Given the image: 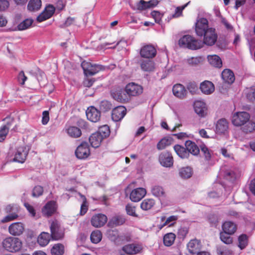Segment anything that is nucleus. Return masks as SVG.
Masks as SVG:
<instances>
[{"mask_svg":"<svg viewBox=\"0 0 255 255\" xmlns=\"http://www.w3.org/2000/svg\"><path fill=\"white\" fill-rule=\"evenodd\" d=\"M249 113H233L231 122L235 127L243 126L242 131L245 133H250L255 130V123L250 121Z\"/></svg>","mask_w":255,"mask_h":255,"instance_id":"obj_1","label":"nucleus"},{"mask_svg":"<svg viewBox=\"0 0 255 255\" xmlns=\"http://www.w3.org/2000/svg\"><path fill=\"white\" fill-rule=\"evenodd\" d=\"M179 45L182 47L196 50L202 47L203 43L202 41L196 40L191 35H186L179 40Z\"/></svg>","mask_w":255,"mask_h":255,"instance_id":"obj_2","label":"nucleus"},{"mask_svg":"<svg viewBox=\"0 0 255 255\" xmlns=\"http://www.w3.org/2000/svg\"><path fill=\"white\" fill-rule=\"evenodd\" d=\"M2 245L3 248L9 252H17L22 248V242L17 238L9 237L3 240Z\"/></svg>","mask_w":255,"mask_h":255,"instance_id":"obj_3","label":"nucleus"},{"mask_svg":"<svg viewBox=\"0 0 255 255\" xmlns=\"http://www.w3.org/2000/svg\"><path fill=\"white\" fill-rule=\"evenodd\" d=\"M110 110H112V112H127L126 108L123 106L113 108L112 104L107 101L101 102L99 110L94 106H90L87 108L86 112H108Z\"/></svg>","mask_w":255,"mask_h":255,"instance_id":"obj_4","label":"nucleus"},{"mask_svg":"<svg viewBox=\"0 0 255 255\" xmlns=\"http://www.w3.org/2000/svg\"><path fill=\"white\" fill-rule=\"evenodd\" d=\"M51 237L53 240H58L64 237V229L57 220L52 221L50 226Z\"/></svg>","mask_w":255,"mask_h":255,"instance_id":"obj_5","label":"nucleus"},{"mask_svg":"<svg viewBox=\"0 0 255 255\" xmlns=\"http://www.w3.org/2000/svg\"><path fill=\"white\" fill-rule=\"evenodd\" d=\"M81 66L86 75H93L104 70V67L101 65L92 64L86 61L82 63Z\"/></svg>","mask_w":255,"mask_h":255,"instance_id":"obj_6","label":"nucleus"},{"mask_svg":"<svg viewBox=\"0 0 255 255\" xmlns=\"http://www.w3.org/2000/svg\"><path fill=\"white\" fill-rule=\"evenodd\" d=\"M215 132L219 135H227L229 133V122L225 118L218 120L215 127Z\"/></svg>","mask_w":255,"mask_h":255,"instance_id":"obj_7","label":"nucleus"},{"mask_svg":"<svg viewBox=\"0 0 255 255\" xmlns=\"http://www.w3.org/2000/svg\"><path fill=\"white\" fill-rule=\"evenodd\" d=\"M204 39L203 44H205L208 46L214 45L217 41V35L214 28H210L203 34Z\"/></svg>","mask_w":255,"mask_h":255,"instance_id":"obj_8","label":"nucleus"},{"mask_svg":"<svg viewBox=\"0 0 255 255\" xmlns=\"http://www.w3.org/2000/svg\"><path fill=\"white\" fill-rule=\"evenodd\" d=\"M125 91L128 97L136 96L141 94L143 92L142 87L135 83H129L125 87Z\"/></svg>","mask_w":255,"mask_h":255,"instance_id":"obj_9","label":"nucleus"},{"mask_svg":"<svg viewBox=\"0 0 255 255\" xmlns=\"http://www.w3.org/2000/svg\"><path fill=\"white\" fill-rule=\"evenodd\" d=\"M90 154L89 145L87 142H82L78 146L75 154L79 159H85L87 158Z\"/></svg>","mask_w":255,"mask_h":255,"instance_id":"obj_10","label":"nucleus"},{"mask_svg":"<svg viewBox=\"0 0 255 255\" xmlns=\"http://www.w3.org/2000/svg\"><path fill=\"white\" fill-rule=\"evenodd\" d=\"M158 160L160 164L164 167H170L173 164L172 156L169 152L161 153L159 155Z\"/></svg>","mask_w":255,"mask_h":255,"instance_id":"obj_11","label":"nucleus"},{"mask_svg":"<svg viewBox=\"0 0 255 255\" xmlns=\"http://www.w3.org/2000/svg\"><path fill=\"white\" fill-rule=\"evenodd\" d=\"M29 151V148L26 146H19L17 148L15 152L14 160L19 163H23L26 159V157Z\"/></svg>","mask_w":255,"mask_h":255,"instance_id":"obj_12","label":"nucleus"},{"mask_svg":"<svg viewBox=\"0 0 255 255\" xmlns=\"http://www.w3.org/2000/svg\"><path fill=\"white\" fill-rule=\"evenodd\" d=\"M208 28V20L204 18H201L198 19L195 25V31L198 36H203V34L206 32Z\"/></svg>","mask_w":255,"mask_h":255,"instance_id":"obj_13","label":"nucleus"},{"mask_svg":"<svg viewBox=\"0 0 255 255\" xmlns=\"http://www.w3.org/2000/svg\"><path fill=\"white\" fill-rule=\"evenodd\" d=\"M55 10V8L53 5L51 4L48 5L45 7L43 12L37 17V20L38 22H42L50 18L54 14Z\"/></svg>","mask_w":255,"mask_h":255,"instance_id":"obj_14","label":"nucleus"},{"mask_svg":"<svg viewBox=\"0 0 255 255\" xmlns=\"http://www.w3.org/2000/svg\"><path fill=\"white\" fill-rule=\"evenodd\" d=\"M107 217L103 214H98L94 215L91 220V224L96 228L103 226L107 222Z\"/></svg>","mask_w":255,"mask_h":255,"instance_id":"obj_15","label":"nucleus"},{"mask_svg":"<svg viewBox=\"0 0 255 255\" xmlns=\"http://www.w3.org/2000/svg\"><path fill=\"white\" fill-rule=\"evenodd\" d=\"M24 230V225L21 222L13 223L8 227L9 233L13 236L21 235L23 233Z\"/></svg>","mask_w":255,"mask_h":255,"instance_id":"obj_16","label":"nucleus"},{"mask_svg":"<svg viewBox=\"0 0 255 255\" xmlns=\"http://www.w3.org/2000/svg\"><path fill=\"white\" fill-rule=\"evenodd\" d=\"M156 53V51L154 47L149 45L142 47L140 52L141 57L148 59L154 57Z\"/></svg>","mask_w":255,"mask_h":255,"instance_id":"obj_17","label":"nucleus"},{"mask_svg":"<svg viewBox=\"0 0 255 255\" xmlns=\"http://www.w3.org/2000/svg\"><path fill=\"white\" fill-rule=\"evenodd\" d=\"M187 249L190 253L192 254H198L201 249V242L197 239L191 240L187 244Z\"/></svg>","mask_w":255,"mask_h":255,"instance_id":"obj_18","label":"nucleus"},{"mask_svg":"<svg viewBox=\"0 0 255 255\" xmlns=\"http://www.w3.org/2000/svg\"><path fill=\"white\" fill-rule=\"evenodd\" d=\"M146 192L143 188H137L133 190L130 194V199L133 202L140 201L146 194Z\"/></svg>","mask_w":255,"mask_h":255,"instance_id":"obj_19","label":"nucleus"},{"mask_svg":"<svg viewBox=\"0 0 255 255\" xmlns=\"http://www.w3.org/2000/svg\"><path fill=\"white\" fill-rule=\"evenodd\" d=\"M112 96L114 99L121 102H128L129 98L125 90L118 89L112 92Z\"/></svg>","mask_w":255,"mask_h":255,"instance_id":"obj_20","label":"nucleus"},{"mask_svg":"<svg viewBox=\"0 0 255 255\" xmlns=\"http://www.w3.org/2000/svg\"><path fill=\"white\" fill-rule=\"evenodd\" d=\"M173 95L178 98L182 99L186 97L187 91L184 86L180 84L174 85L172 88Z\"/></svg>","mask_w":255,"mask_h":255,"instance_id":"obj_21","label":"nucleus"},{"mask_svg":"<svg viewBox=\"0 0 255 255\" xmlns=\"http://www.w3.org/2000/svg\"><path fill=\"white\" fill-rule=\"evenodd\" d=\"M6 124L0 128V142L3 141L8 132L9 127L13 121V119L10 117H6L4 120Z\"/></svg>","mask_w":255,"mask_h":255,"instance_id":"obj_22","label":"nucleus"},{"mask_svg":"<svg viewBox=\"0 0 255 255\" xmlns=\"http://www.w3.org/2000/svg\"><path fill=\"white\" fill-rule=\"evenodd\" d=\"M142 248L138 244H132L124 246L122 248L123 251L128 255L136 254L140 252Z\"/></svg>","mask_w":255,"mask_h":255,"instance_id":"obj_23","label":"nucleus"},{"mask_svg":"<svg viewBox=\"0 0 255 255\" xmlns=\"http://www.w3.org/2000/svg\"><path fill=\"white\" fill-rule=\"evenodd\" d=\"M200 89L201 92L206 95H210L215 90L214 84L209 81H204L200 84Z\"/></svg>","mask_w":255,"mask_h":255,"instance_id":"obj_24","label":"nucleus"},{"mask_svg":"<svg viewBox=\"0 0 255 255\" xmlns=\"http://www.w3.org/2000/svg\"><path fill=\"white\" fill-rule=\"evenodd\" d=\"M126 221L124 216L122 215H116L113 217L109 221L108 225L111 228L123 225Z\"/></svg>","mask_w":255,"mask_h":255,"instance_id":"obj_25","label":"nucleus"},{"mask_svg":"<svg viewBox=\"0 0 255 255\" xmlns=\"http://www.w3.org/2000/svg\"><path fill=\"white\" fill-rule=\"evenodd\" d=\"M56 209V202L53 201L48 202L42 209V213L47 216H51Z\"/></svg>","mask_w":255,"mask_h":255,"instance_id":"obj_26","label":"nucleus"},{"mask_svg":"<svg viewBox=\"0 0 255 255\" xmlns=\"http://www.w3.org/2000/svg\"><path fill=\"white\" fill-rule=\"evenodd\" d=\"M65 130L69 136L73 138H78L82 134L80 129L75 126L66 127Z\"/></svg>","mask_w":255,"mask_h":255,"instance_id":"obj_27","label":"nucleus"},{"mask_svg":"<svg viewBox=\"0 0 255 255\" xmlns=\"http://www.w3.org/2000/svg\"><path fill=\"white\" fill-rule=\"evenodd\" d=\"M103 139L102 135L96 132L90 136L89 141L92 147L97 148L100 145Z\"/></svg>","mask_w":255,"mask_h":255,"instance_id":"obj_28","label":"nucleus"},{"mask_svg":"<svg viewBox=\"0 0 255 255\" xmlns=\"http://www.w3.org/2000/svg\"><path fill=\"white\" fill-rule=\"evenodd\" d=\"M140 65L141 69L145 72H151L155 68L154 63L152 60L149 59L140 61Z\"/></svg>","mask_w":255,"mask_h":255,"instance_id":"obj_29","label":"nucleus"},{"mask_svg":"<svg viewBox=\"0 0 255 255\" xmlns=\"http://www.w3.org/2000/svg\"><path fill=\"white\" fill-rule=\"evenodd\" d=\"M222 78L223 81L229 84L235 81V76L233 72L229 69H225L222 73Z\"/></svg>","mask_w":255,"mask_h":255,"instance_id":"obj_30","label":"nucleus"},{"mask_svg":"<svg viewBox=\"0 0 255 255\" xmlns=\"http://www.w3.org/2000/svg\"><path fill=\"white\" fill-rule=\"evenodd\" d=\"M185 146L188 153H190L194 155H197L200 152V149L197 145L190 140H187L185 142Z\"/></svg>","mask_w":255,"mask_h":255,"instance_id":"obj_31","label":"nucleus"},{"mask_svg":"<svg viewBox=\"0 0 255 255\" xmlns=\"http://www.w3.org/2000/svg\"><path fill=\"white\" fill-rule=\"evenodd\" d=\"M220 174L229 181H233L236 178L234 172L226 167H222L221 169Z\"/></svg>","mask_w":255,"mask_h":255,"instance_id":"obj_32","label":"nucleus"},{"mask_svg":"<svg viewBox=\"0 0 255 255\" xmlns=\"http://www.w3.org/2000/svg\"><path fill=\"white\" fill-rule=\"evenodd\" d=\"M224 232L229 234H234L237 230V226L233 222L230 221L225 222L222 225Z\"/></svg>","mask_w":255,"mask_h":255,"instance_id":"obj_33","label":"nucleus"},{"mask_svg":"<svg viewBox=\"0 0 255 255\" xmlns=\"http://www.w3.org/2000/svg\"><path fill=\"white\" fill-rule=\"evenodd\" d=\"M194 112H205L208 110L207 106L203 100H196L194 102Z\"/></svg>","mask_w":255,"mask_h":255,"instance_id":"obj_34","label":"nucleus"},{"mask_svg":"<svg viewBox=\"0 0 255 255\" xmlns=\"http://www.w3.org/2000/svg\"><path fill=\"white\" fill-rule=\"evenodd\" d=\"M208 60L213 66L220 68L222 66V61L220 57L216 55H209Z\"/></svg>","mask_w":255,"mask_h":255,"instance_id":"obj_35","label":"nucleus"},{"mask_svg":"<svg viewBox=\"0 0 255 255\" xmlns=\"http://www.w3.org/2000/svg\"><path fill=\"white\" fill-rule=\"evenodd\" d=\"M174 149L176 154L181 158H186L188 157L189 154L187 151L186 148L177 144L174 146Z\"/></svg>","mask_w":255,"mask_h":255,"instance_id":"obj_36","label":"nucleus"},{"mask_svg":"<svg viewBox=\"0 0 255 255\" xmlns=\"http://www.w3.org/2000/svg\"><path fill=\"white\" fill-rule=\"evenodd\" d=\"M50 237L48 233L43 232L38 236L37 242L41 246H45L48 244Z\"/></svg>","mask_w":255,"mask_h":255,"instance_id":"obj_37","label":"nucleus"},{"mask_svg":"<svg viewBox=\"0 0 255 255\" xmlns=\"http://www.w3.org/2000/svg\"><path fill=\"white\" fill-rule=\"evenodd\" d=\"M152 195L155 197H164L165 196V193L162 187L158 185L153 186L151 189Z\"/></svg>","mask_w":255,"mask_h":255,"instance_id":"obj_38","label":"nucleus"},{"mask_svg":"<svg viewBox=\"0 0 255 255\" xmlns=\"http://www.w3.org/2000/svg\"><path fill=\"white\" fill-rule=\"evenodd\" d=\"M172 142V139L171 137H165L161 139L157 144V148L158 150H162L166 147L170 145Z\"/></svg>","mask_w":255,"mask_h":255,"instance_id":"obj_39","label":"nucleus"},{"mask_svg":"<svg viewBox=\"0 0 255 255\" xmlns=\"http://www.w3.org/2000/svg\"><path fill=\"white\" fill-rule=\"evenodd\" d=\"M41 6V0H30L28 2L27 8L29 10L33 11L38 10Z\"/></svg>","mask_w":255,"mask_h":255,"instance_id":"obj_40","label":"nucleus"},{"mask_svg":"<svg viewBox=\"0 0 255 255\" xmlns=\"http://www.w3.org/2000/svg\"><path fill=\"white\" fill-rule=\"evenodd\" d=\"M176 236L172 233H167L163 237V243L167 247L171 246L174 243Z\"/></svg>","mask_w":255,"mask_h":255,"instance_id":"obj_41","label":"nucleus"},{"mask_svg":"<svg viewBox=\"0 0 255 255\" xmlns=\"http://www.w3.org/2000/svg\"><path fill=\"white\" fill-rule=\"evenodd\" d=\"M155 202L152 199H145L140 204V207L143 210L147 211L151 209L154 205Z\"/></svg>","mask_w":255,"mask_h":255,"instance_id":"obj_42","label":"nucleus"},{"mask_svg":"<svg viewBox=\"0 0 255 255\" xmlns=\"http://www.w3.org/2000/svg\"><path fill=\"white\" fill-rule=\"evenodd\" d=\"M179 175L184 179L189 178L191 177L192 175V170L190 167H185L181 168L179 170Z\"/></svg>","mask_w":255,"mask_h":255,"instance_id":"obj_43","label":"nucleus"},{"mask_svg":"<svg viewBox=\"0 0 255 255\" xmlns=\"http://www.w3.org/2000/svg\"><path fill=\"white\" fill-rule=\"evenodd\" d=\"M33 20L31 18H27L21 22H20L17 26V29L19 30H24L29 28L32 25Z\"/></svg>","mask_w":255,"mask_h":255,"instance_id":"obj_44","label":"nucleus"},{"mask_svg":"<svg viewBox=\"0 0 255 255\" xmlns=\"http://www.w3.org/2000/svg\"><path fill=\"white\" fill-rule=\"evenodd\" d=\"M64 252V247L61 244L55 245L51 249L52 255H62Z\"/></svg>","mask_w":255,"mask_h":255,"instance_id":"obj_45","label":"nucleus"},{"mask_svg":"<svg viewBox=\"0 0 255 255\" xmlns=\"http://www.w3.org/2000/svg\"><path fill=\"white\" fill-rule=\"evenodd\" d=\"M87 119L93 123H96L100 121L101 113H86Z\"/></svg>","mask_w":255,"mask_h":255,"instance_id":"obj_46","label":"nucleus"},{"mask_svg":"<svg viewBox=\"0 0 255 255\" xmlns=\"http://www.w3.org/2000/svg\"><path fill=\"white\" fill-rule=\"evenodd\" d=\"M90 238L92 243L97 244L101 241L102 235L100 231L96 230L92 233Z\"/></svg>","mask_w":255,"mask_h":255,"instance_id":"obj_47","label":"nucleus"},{"mask_svg":"<svg viewBox=\"0 0 255 255\" xmlns=\"http://www.w3.org/2000/svg\"><path fill=\"white\" fill-rule=\"evenodd\" d=\"M239 245L238 247L243 250L245 249L248 245V239L246 235L243 234L239 236L238 238Z\"/></svg>","mask_w":255,"mask_h":255,"instance_id":"obj_48","label":"nucleus"},{"mask_svg":"<svg viewBox=\"0 0 255 255\" xmlns=\"http://www.w3.org/2000/svg\"><path fill=\"white\" fill-rule=\"evenodd\" d=\"M97 132L102 135L103 138H106L110 135V128L107 125L103 126L99 128Z\"/></svg>","mask_w":255,"mask_h":255,"instance_id":"obj_49","label":"nucleus"},{"mask_svg":"<svg viewBox=\"0 0 255 255\" xmlns=\"http://www.w3.org/2000/svg\"><path fill=\"white\" fill-rule=\"evenodd\" d=\"M177 219V218L175 216H171L168 217L166 219L165 217H162L161 218V220L162 222H163L165 220V222L161 225H160L159 227L160 229L164 227L165 226L167 225H169V226H171L173 225L172 223H170L172 222L175 221Z\"/></svg>","mask_w":255,"mask_h":255,"instance_id":"obj_50","label":"nucleus"},{"mask_svg":"<svg viewBox=\"0 0 255 255\" xmlns=\"http://www.w3.org/2000/svg\"><path fill=\"white\" fill-rule=\"evenodd\" d=\"M78 194L80 196L82 201V204L81 206L80 214L83 215L87 212L88 210L87 200L85 196L82 195L80 193H78Z\"/></svg>","mask_w":255,"mask_h":255,"instance_id":"obj_51","label":"nucleus"},{"mask_svg":"<svg viewBox=\"0 0 255 255\" xmlns=\"http://www.w3.org/2000/svg\"><path fill=\"white\" fill-rule=\"evenodd\" d=\"M132 8L134 10H137L140 11L147 9L146 1L143 0H140L136 2L134 6H132Z\"/></svg>","mask_w":255,"mask_h":255,"instance_id":"obj_52","label":"nucleus"},{"mask_svg":"<svg viewBox=\"0 0 255 255\" xmlns=\"http://www.w3.org/2000/svg\"><path fill=\"white\" fill-rule=\"evenodd\" d=\"M231 235L225 232H222L220 233V239L226 244H231L233 242L232 238L230 236Z\"/></svg>","mask_w":255,"mask_h":255,"instance_id":"obj_53","label":"nucleus"},{"mask_svg":"<svg viewBox=\"0 0 255 255\" xmlns=\"http://www.w3.org/2000/svg\"><path fill=\"white\" fill-rule=\"evenodd\" d=\"M200 149L204 154L205 159L207 161H209L211 158V153L210 150H209V149L205 145H201Z\"/></svg>","mask_w":255,"mask_h":255,"instance_id":"obj_54","label":"nucleus"},{"mask_svg":"<svg viewBox=\"0 0 255 255\" xmlns=\"http://www.w3.org/2000/svg\"><path fill=\"white\" fill-rule=\"evenodd\" d=\"M126 210L128 215L134 217H138L135 213V207L131 204H128L126 206Z\"/></svg>","mask_w":255,"mask_h":255,"instance_id":"obj_55","label":"nucleus"},{"mask_svg":"<svg viewBox=\"0 0 255 255\" xmlns=\"http://www.w3.org/2000/svg\"><path fill=\"white\" fill-rule=\"evenodd\" d=\"M187 89L192 94H194L198 91V85L195 82H189L187 85Z\"/></svg>","mask_w":255,"mask_h":255,"instance_id":"obj_56","label":"nucleus"},{"mask_svg":"<svg viewBox=\"0 0 255 255\" xmlns=\"http://www.w3.org/2000/svg\"><path fill=\"white\" fill-rule=\"evenodd\" d=\"M202 58L198 57H192L187 59L188 64L192 66H196L201 62Z\"/></svg>","mask_w":255,"mask_h":255,"instance_id":"obj_57","label":"nucleus"},{"mask_svg":"<svg viewBox=\"0 0 255 255\" xmlns=\"http://www.w3.org/2000/svg\"><path fill=\"white\" fill-rule=\"evenodd\" d=\"M18 217V215L15 213H11L8 214L4 217L2 220V223H6L16 219Z\"/></svg>","mask_w":255,"mask_h":255,"instance_id":"obj_58","label":"nucleus"},{"mask_svg":"<svg viewBox=\"0 0 255 255\" xmlns=\"http://www.w3.org/2000/svg\"><path fill=\"white\" fill-rule=\"evenodd\" d=\"M151 15L152 17L154 18L155 22L159 23L161 21L163 14L161 13L158 11L154 10L151 12Z\"/></svg>","mask_w":255,"mask_h":255,"instance_id":"obj_59","label":"nucleus"},{"mask_svg":"<svg viewBox=\"0 0 255 255\" xmlns=\"http://www.w3.org/2000/svg\"><path fill=\"white\" fill-rule=\"evenodd\" d=\"M126 113H112V120L115 122L121 121L126 115Z\"/></svg>","mask_w":255,"mask_h":255,"instance_id":"obj_60","label":"nucleus"},{"mask_svg":"<svg viewBox=\"0 0 255 255\" xmlns=\"http://www.w3.org/2000/svg\"><path fill=\"white\" fill-rule=\"evenodd\" d=\"M43 187L41 186H35L32 192V196L33 197H38L41 195L43 193Z\"/></svg>","mask_w":255,"mask_h":255,"instance_id":"obj_61","label":"nucleus"},{"mask_svg":"<svg viewBox=\"0 0 255 255\" xmlns=\"http://www.w3.org/2000/svg\"><path fill=\"white\" fill-rule=\"evenodd\" d=\"M9 5V2L7 0H0V12L6 10Z\"/></svg>","mask_w":255,"mask_h":255,"instance_id":"obj_62","label":"nucleus"},{"mask_svg":"<svg viewBox=\"0 0 255 255\" xmlns=\"http://www.w3.org/2000/svg\"><path fill=\"white\" fill-rule=\"evenodd\" d=\"M190 2L181 7H177L175 10V13L172 15V17H178L181 15L183 10L187 6Z\"/></svg>","mask_w":255,"mask_h":255,"instance_id":"obj_63","label":"nucleus"},{"mask_svg":"<svg viewBox=\"0 0 255 255\" xmlns=\"http://www.w3.org/2000/svg\"><path fill=\"white\" fill-rule=\"evenodd\" d=\"M27 77L24 75L23 71H20L18 75L17 80L20 85H24L25 81L26 80Z\"/></svg>","mask_w":255,"mask_h":255,"instance_id":"obj_64","label":"nucleus"}]
</instances>
